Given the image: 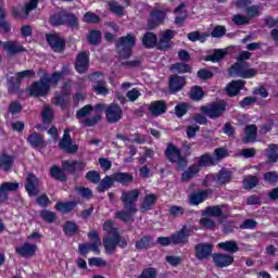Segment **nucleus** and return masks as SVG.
Masks as SVG:
<instances>
[{"instance_id":"obj_31","label":"nucleus","mask_w":278,"mask_h":278,"mask_svg":"<svg viewBox=\"0 0 278 278\" xmlns=\"http://www.w3.org/2000/svg\"><path fill=\"white\" fill-rule=\"evenodd\" d=\"M153 237L144 236L140 240H138L135 244L137 251H144L147 249H151L154 247Z\"/></svg>"},{"instance_id":"obj_23","label":"nucleus","mask_w":278,"mask_h":278,"mask_svg":"<svg viewBox=\"0 0 278 278\" xmlns=\"http://www.w3.org/2000/svg\"><path fill=\"white\" fill-rule=\"evenodd\" d=\"M245 136L242 138V142L244 144H249V142H255L257 138V125L251 124L245 126L244 128Z\"/></svg>"},{"instance_id":"obj_10","label":"nucleus","mask_w":278,"mask_h":278,"mask_svg":"<svg viewBox=\"0 0 278 278\" xmlns=\"http://www.w3.org/2000/svg\"><path fill=\"white\" fill-rule=\"evenodd\" d=\"M192 233V227L184 226L179 231L172 235V244H188V239Z\"/></svg>"},{"instance_id":"obj_17","label":"nucleus","mask_w":278,"mask_h":278,"mask_svg":"<svg viewBox=\"0 0 278 278\" xmlns=\"http://www.w3.org/2000/svg\"><path fill=\"white\" fill-rule=\"evenodd\" d=\"M105 110V104L99 103L93 108V112H96V115L92 117L86 118L83 122V125L85 127H94L99 121H101V112Z\"/></svg>"},{"instance_id":"obj_8","label":"nucleus","mask_w":278,"mask_h":278,"mask_svg":"<svg viewBox=\"0 0 278 278\" xmlns=\"http://www.w3.org/2000/svg\"><path fill=\"white\" fill-rule=\"evenodd\" d=\"M166 21V13L162 10L155 9L150 12V18L148 20V30L151 31L160 25H164Z\"/></svg>"},{"instance_id":"obj_36","label":"nucleus","mask_w":278,"mask_h":278,"mask_svg":"<svg viewBox=\"0 0 278 278\" xmlns=\"http://www.w3.org/2000/svg\"><path fill=\"white\" fill-rule=\"evenodd\" d=\"M38 3H40V0H28L22 8L24 16L27 17L29 14H31V12H34V10H37Z\"/></svg>"},{"instance_id":"obj_15","label":"nucleus","mask_w":278,"mask_h":278,"mask_svg":"<svg viewBox=\"0 0 278 278\" xmlns=\"http://www.w3.org/2000/svg\"><path fill=\"white\" fill-rule=\"evenodd\" d=\"M40 185V180L34 175L28 174L26 177V192H28L29 197H36L40 190H38V186Z\"/></svg>"},{"instance_id":"obj_59","label":"nucleus","mask_w":278,"mask_h":278,"mask_svg":"<svg viewBox=\"0 0 278 278\" xmlns=\"http://www.w3.org/2000/svg\"><path fill=\"white\" fill-rule=\"evenodd\" d=\"M41 116L43 123H51V121H53V110L49 106H45Z\"/></svg>"},{"instance_id":"obj_38","label":"nucleus","mask_w":278,"mask_h":278,"mask_svg":"<svg viewBox=\"0 0 278 278\" xmlns=\"http://www.w3.org/2000/svg\"><path fill=\"white\" fill-rule=\"evenodd\" d=\"M83 23H87V25H99L101 23V17L92 12H86L83 16Z\"/></svg>"},{"instance_id":"obj_5","label":"nucleus","mask_w":278,"mask_h":278,"mask_svg":"<svg viewBox=\"0 0 278 278\" xmlns=\"http://www.w3.org/2000/svg\"><path fill=\"white\" fill-rule=\"evenodd\" d=\"M165 155L167 160L177 164L179 168H186L188 166V160L181 155V150H179L175 144L169 143L165 150Z\"/></svg>"},{"instance_id":"obj_22","label":"nucleus","mask_w":278,"mask_h":278,"mask_svg":"<svg viewBox=\"0 0 278 278\" xmlns=\"http://www.w3.org/2000/svg\"><path fill=\"white\" fill-rule=\"evenodd\" d=\"M212 255V244L199 243L195 245V257L198 260H207Z\"/></svg>"},{"instance_id":"obj_64","label":"nucleus","mask_w":278,"mask_h":278,"mask_svg":"<svg viewBox=\"0 0 278 278\" xmlns=\"http://www.w3.org/2000/svg\"><path fill=\"white\" fill-rule=\"evenodd\" d=\"M76 192H78L83 199H92V190L86 187H76Z\"/></svg>"},{"instance_id":"obj_52","label":"nucleus","mask_w":278,"mask_h":278,"mask_svg":"<svg viewBox=\"0 0 278 278\" xmlns=\"http://www.w3.org/2000/svg\"><path fill=\"white\" fill-rule=\"evenodd\" d=\"M142 43L147 49H153V47H157V36H144Z\"/></svg>"},{"instance_id":"obj_30","label":"nucleus","mask_w":278,"mask_h":278,"mask_svg":"<svg viewBox=\"0 0 278 278\" xmlns=\"http://www.w3.org/2000/svg\"><path fill=\"white\" fill-rule=\"evenodd\" d=\"M201 172L200 165L193 164L189 166L181 175L182 181H190V179L197 177Z\"/></svg>"},{"instance_id":"obj_61","label":"nucleus","mask_w":278,"mask_h":278,"mask_svg":"<svg viewBox=\"0 0 278 278\" xmlns=\"http://www.w3.org/2000/svg\"><path fill=\"white\" fill-rule=\"evenodd\" d=\"M0 187L2 188V191H4V194H8V192L18 190V182H4Z\"/></svg>"},{"instance_id":"obj_26","label":"nucleus","mask_w":278,"mask_h":278,"mask_svg":"<svg viewBox=\"0 0 278 278\" xmlns=\"http://www.w3.org/2000/svg\"><path fill=\"white\" fill-rule=\"evenodd\" d=\"M47 41L50 45V47L53 49V51H56L60 53V51H64V47L66 46V42L58 36H48Z\"/></svg>"},{"instance_id":"obj_57","label":"nucleus","mask_w":278,"mask_h":278,"mask_svg":"<svg viewBox=\"0 0 278 278\" xmlns=\"http://www.w3.org/2000/svg\"><path fill=\"white\" fill-rule=\"evenodd\" d=\"M174 73H190V65L185 63H176L172 65Z\"/></svg>"},{"instance_id":"obj_43","label":"nucleus","mask_w":278,"mask_h":278,"mask_svg":"<svg viewBox=\"0 0 278 278\" xmlns=\"http://www.w3.org/2000/svg\"><path fill=\"white\" fill-rule=\"evenodd\" d=\"M3 48L9 53V55H15V53H21V51H23V47L12 41L4 42Z\"/></svg>"},{"instance_id":"obj_55","label":"nucleus","mask_w":278,"mask_h":278,"mask_svg":"<svg viewBox=\"0 0 278 278\" xmlns=\"http://www.w3.org/2000/svg\"><path fill=\"white\" fill-rule=\"evenodd\" d=\"M232 23H235V25L240 26V25H249V23H251V20L242 14H236L232 17Z\"/></svg>"},{"instance_id":"obj_54","label":"nucleus","mask_w":278,"mask_h":278,"mask_svg":"<svg viewBox=\"0 0 278 278\" xmlns=\"http://www.w3.org/2000/svg\"><path fill=\"white\" fill-rule=\"evenodd\" d=\"M181 10H184V4H180L178 8L175 9V12H180V15H177L175 17V24L176 25H184V22L188 17V13H186Z\"/></svg>"},{"instance_id":"obj_60","label":"nucleus","mask_w":278,"mask_h":278,"mask_svg":"<svg viewBox=\"0 0 278 278\" xmlns=\"http://www.w3.org/2000/svg\"><path fill=\"white\" fill-rule=\"evenodd\" d=\"M245 12L248 14V18H255V16H260V14H262V12L260 11V7L255 4L248 7L245 9Z\"/></svg>"},{"instance_id":"obj_34","label":"nucleus","mask_w":278,"mask_h":278,"mask_svg":"<svg viewBox=\"0 0 278 278\" xmlns=\"http://www.w3.org/2000/svg\"><path fill=\"white\" fill-rule=\"evenodd\" d=\"M14 164V157L8 154L0 155V168H3L4 172L10 170Z\"/></svg>"},{"instance_id":"obj_19","label":"nucleus","mask_w":278,"mask_h":278,"mask_svg":"<svg viewBox=\"0 0 278 278\" xmlns=\"http://www.w3.org/2000/svg\"><path fill=\"white\" fill-rule=\"evenodd\" d=\"M90 64V59L88 58L86 52H80L77 55L75 68L77 73H86L88 71V66Z\"/></svg>"},{"instance_id":"obj_45","label":"nucleus","mask_w":278,"mask_h":278,"mask_svg":"<svg viewBox=\"0 0 278 278\" xmlns=\"http://www.w3.org/2000/svg\"><path fill=\"white\" fill-rule=\"evenodd\" d=\"M63 231L65 236H75L79 231V227L75 222H66L63 226Z\"/></svg>"},{"instance_id":"obj_13","label":"nucleus","mask_w":278,"mask_h":278,"mask_svg":"<svg viewBox=\"0 0 278 278\" xmlns=\"http://www.w3.org/2000/svg\"><path fill=\"white\" fill-rule=\"evenodd\" d=\"M104 114L106 116L108 123H118L123 118V109L117 104H110L105 110Z\"/></svg>"},{"instance_id":"obj_9","label":"nucleus","mask_w":278,"mask_h":278,"mask_svg":"<svg viewBox=\"0 0 278 278\" xmlns=\"http://www.w3.org/2000/svg\"><path fill=\"white\" fill-rule=\"evenodd\" d=\"M90 79L92 81V89L94 90L96 94H102V97H105L108 92V85H105V80H103V74L97 72L93 73L90 76Z\"/></svg>"},{"instance_id":"obj_32","label":"nucleus","mask_w":278,"mask_h":278,"mask_svg":"<svg viewBox=\"0 0 278 278\" xmlns=\"http://www.w3.org/2000/svg\"><path fill=\"white\" fill-rule=\"evenodd\" d=\"M77 207V202H58L55 204V210L61 212L62 214H68V212H73V210Z\"/></svg>"},{"instance_id":"obj_4","label":"nucleus","mask_w":278,"mask_h":278,"mask_svg":"<svg viewBox=\"0 0 278 278\" xmlns=\"http://www.w3.org/2000/svg\"><path fill=\"white\" fill-rule=\"evenodd\" d=\"M140 199V190L131 189L129 191H122L121 201L124 203V210H129L130 212H138L136 208V203Z\"/></svg>"},{"instance_id":"obj_62","label":"nucleus","mask_w":278,"mask_h":278,"mask_svg":"<svg viewBox=\"0 0 278 278\" xmlns=\"http://www.w3.org/2000/svg\"><path fill=\"white\" fill-rule=\"evenodd\" d=\"M156 47L157 49H168V47H170V36L160 37Z\"/></svg>"},{"instance_id":"obj_3","label":"nucleus","mask_w":278,"mask_h":278,"mask_svg":"<svg viewBox=\"0 0 278 278\" xmlns=\"http://www.w3.org/2000/svg\"><path fill=\"white\" fill-rule=\"evenodd\" d=\"M245 60H251V52L242 51L238 56V62L230 67V75L232 77H242L243 79H251L257 75L255 68H248V64L244 63Z\"/></svg>"},{"instance_id":"obj_18","label":"nucleus","mask_w":278,"mask_h":278,"mask_svg":"<svg viewBox=\"0 0 278 278\" xmlns=\"http://www.w3.org/2000/svg\"><path fill=\"white\" fill-rule=\"evenodd\" d=\"M88 236L92 242L85 243V245H87L88 251H93V253L99 255L101 253V250H99V247H101V238H99V232H97V230H91Z\"/></svg>"},{"instance_id":"obj_12","label":"nucleus","mask_w":278,"mask_h":278,"mask_svg":"<svg viewBox=\"0 0 278 278\" xmlns=\"http://www.w3.org/2000/svg\"><path fill=\"white\" fill-rule=\"evenodd\" d=\"M49 84L42 77L39 81L34 83L30 88V97H45L49 93Z\"/></svg>"},{"instance_id":"obj_53","label":"nucleus","mask_w":278,"mask_h":278,"mask_svg":"<svg viewBox=\"0 0 278 278\" xmlns=\"http://www.w3.org/2000/svg\"><path fill=\"white\" fill-rule=\"evenodd\" d=\"M201 227H204V229H214L216 227V222L210 217V216H203L200 219Z\"/></svg>"},{"instance_id":"obj_44","label":"nucleus","mask_w":278,"mask_h":278,"mask_svg":"<svg viewBox=\"0 0 278 278\" xmlns=\"http://www.w3.org/2000/svg\"><path fill=\"white\" fill-rule=\"evenodd\" d=\"M114 185V178L111 176H105L98 186V192H105L110 190V187Z\"/></svg>"},{"instance_id":"obj_20","label":"nucleus","mask_w":278,"mask_h":278,"mask_svg":"<svg viewBox=\"0 0 278 278\" xmlns=\"http://www.w3.org/2000/svg\"><path fill=\"white\" fill-rule=\"evenodd\" d=\"M213 261L218 268H227V266L233 264V256L228 254H214Z\"/></svg>"},{"instance_id":"obj_35","label":"nucleus","mask_w":278,"mask_h":278,"mask_svg":"<svg viewBox=\"0 0 278 278\" xmlns=\"http://www.w3.org/2000/svg\"><path fill=\"white\" fill-rule=\"evenodd\" d=\"M155 201H157V198L155 197V194H147L143 199V202L141 203V210H143V212L153 210V205H155Z\"/></svg>"},{"instance_id":"obj_47","label":"nucleus","mask_w":278,"mask_h":278,"mask_svg":"<svg viewBox=\"0 0 278 278\" xmlns=\"http://www.w3.org/2000/svg\"><path fill=\"white\" fill-rule=\"evenodd\" d=\"M225 55H227V50L219 49L215 50L211 55H208L206 60L208 62H220Z\"/></svg>"},{"instance_id":"obj_16","label":"nucleus","mask_w":278,"mask_h":278,"mask_svg":"<svg viewBox=\"0 0 278 278\" xmlns=\"http://www.w3.org/2000/svg\"><path fill=\"white\" fill-rule=\"evenodd\" d=\"M210 195H212V189L200 190L189 197V203L191 205H201V203L207 201Z\"/></svg>"},{"instance_id":"obj_33","label":"nucleus","mask_w":278,"mask_h":278,"mask_svg":"<svg viewBox=\"0 0 278 278\" xmlns=\"http://www.w3.org/2000/svg\"><path fill=\"white\" fill-rule=\"evenodd\" d=\"M219 249H223V251H227V253H238L240 251V248L238 247V242L230 240L218 243Z\"/></svg>"},{"instance_id":"obj_41","label":"nucleus","mask_w":278,"mask_h":278,"mask_svg":"<svg viewBox=\"0 0 278 278\" xmlns=\"http://www.w3.org/2000/svg\"><path fill=\"white\" fill-rule=\"evenodd\" d=\"M108 5H109L110 12H112L116 16L125 15V8L121 5L117 1H110Z\"/></svg>"},{"instance_id":"obj_25","label":"nucleus","mask_w":278,"mask_h":278,"mask_svg":"<svg viewBox=\"0 0 278 278\" xmlns=\"http://www.w3.org/2000/svg\"><path fill=\"white\" fill-rule=\"evenodd\" d=\"M247 81L244 80H232L227 87L226 92L229 97H236L242 88H244Z\"/></svg>"},{"instance_id":"obj_28","label":"nucleus","mask_w":278,"mask_h":278,"mask_svg":"<svg viewBox=\"0 0 278 278\" xmlns=\"http://www.w3.org/2000/svg\"><path fill=\"white\" fill-rule=\"evenodd\" d=\"M186 86V78L181 76H173L169 78L170 92H179Z\"/></svg>"},{"instance_id":"obj_46","label":"nucleus","mask_w":278,"mask_h":278,"mask_svg":"<svg viewBox=\"0 0 278 278\" xmlns=\"http://www.w3.org/2000/svg\"><path fill=\"white\" fill-rule=\"evenodd\" d=\"M257 184H260L257 176H247L243 180V187L245 190H253Z\"/></svg>"},{"instance_id":"obj_50","label":"nucleus","mask_w":278,"mask_h":278,"mask_svg":"<svg viewBox=\"0 0 278 278\" xmlns=\"http://www.w3.org/2000/svg\"><path fill=\"white\" fill-rule=\"evenodd\" d=\"M103 230L106 231V236H117L118 230L114 228V222L112 219H108L103 224Z\"/></svg>"},{"instance_id":"obj_56","label":"nucleus","mask_w":278,"mask_h":278,"mask_svg":"<svg viewBox=\"0 0 278 278\" xmlns=\"http://www.w3.org/2000/svg\"><path fill=\"white\" fill-rule=\"evenodd\" d=\"M138 278H157V269L148 267L142 270Z\"/></svg>"},{"instance_id":"obj_1","label":"nucleus","mask_w":278,"mask_h":278,"mask_svg":"<svg viewBox=\"0 0 278 278\" xmlns=\"http://www.w3.org/2000/svg\"><path fill=\"white\" fill-rule=\"evenodd\" d=\"M136 45V39L134 36L121 37L116 43V49L119 58V64L125 66V68H136L142 64L140 59L128 61L131 58V49Z\"/></svg>"},{"instance_id":"obj_63","label":"nucleus","mask_w":278,"mask_h":278,"mask_svg":"<svg viewBox=\"0 0 278 278\" xmlns=\"http://www.w3.org/2000/svg\"><path fill=\"white\" fill-rule=\"evenodd\" d=\"M190 97L193 101H201L203 99V89L201 87H193Z\"/></svg>"},{"instance_id":"obj_21","label":"nucleus","mask_w":278,"mask_h":278,"mask_svg":"<svg viewBox=\"0 0 278 278\" xmlns=\"http://www.w3.org/2000/svg\"><path fill=\"white\" fill-rule=\"evenodd\" d=\"M37 249L38 247L36 244L25 242L23 245L17 247L15 251L18 255H21V257H31L36 254Z\"/></svg>"},{"instance_id":"obj_51","label":"nucleus","mask_w":278,"mask_h":278,"mask_svg":"<svg viewBox=\"0 0 278 278\" xmlns=\"http://www.w3.org/2000/svg\"><path fill=\"white\" fill-rule=\"evenodd\" d=\"M28 142L29 144H31L35 149L38 147H42L43 141L42 138L40 137V135H38V132H33L29 137H28Z\"/></svg>"},{"instance_id":"obj_39","label":"nucleus","mask_w":278,"mask_h":278,"mask_svg":"<svg viewBox=\"0 0 278 278\" xmlns=\"http://www.w3.org/2000/svg\"><path fill=\"white\" fill-rule=\"evenodd\" d=\"M214 164H216V157L210 155V154H203L199 157V161L197 163V165L204 166H214Z\"/></svg>"},{"instance_id":"obj_58","label":"nucleus","mask_w":278,"mask_h":278,"mask_svg":"<svg viewBox=\"0 0 278 278\" xmlns=\"http://www.w3.org/2000/svg\"><path fill=\"white\" fill-rule=\"evenodd\" d=\"M188 112V103L182 102L175 106V114L178 118H181Z\"/></svg>"},{"instance_id":"obj_42","label":"nucleus","mask_w":278,"mask_h":278,"mask_svg":"<svg viewBox=\"0 0 278 278\" xmlns=\"http://www.w3.org/2000/svg\"><path fill=\"white\" fill-rule=\"evenodd\" d=\"M63 76L64 72H55L51 77L43 75V79L46 80V84L49 85V88H51V86H58V83Z\"/></svg>"},{"instance_id":"obj_29","label":"nucleus","mask_w":278,"mask_h":278,"mask_svg":"<svg viewBox=\"0 0 278 278\" xmlns=\"http://www.w3.org/2000/svg\"><path fill=\"white\" fill-rule=\"evenodd\" d=\"M112 179L117 181V184H122V186H129L131 181H134V175L129 173H115L112 175Z\"/></svg>"},{"instance_id":"obj_7","label":"nucleus","mask_w":278,"mask_h":278,"mask_svg":"<svg viewBox=\"0 0 278 278\" xmlns=\"http://www.w3.org/2000/svg\"><path fill=\"white\" fill-rule=\"evenodd\" d=\"M227 110V103L225 101L213 102L208 105L201 106V112L208 116V118H219L223 116V112Z\"/></svg>"},{"instance_id":"obj_40","label":"nucleus","mask_w":278,"mask_h":278,"mask_svg":"<svg viewBox=\"0 0 278 278\" xmlns=\"http://www.w3.org/2000/svg\"><path fill=\"white\" fill-rule=\"evenodd\" d=\"M202 215L211 218L212 216L219 218V216H223V208L220 206H208L202 212Z\"/></svg>"},{"instance_id":"obj_37","label":"nucleus","mask_w":278,"mask_h":278,"mask_svg":"<svg viewBox=\"0 0 278 278\" xmlns=\"http://www.w3.org/2000/svg\"><path fill=\"white\" fill-rule=\"evenodd\" d=\"M138 211H130L129 208H125L123 211H118L115 213L116 218H119V220H123L124 223H129L131 218H134V214H136Z\"/></svg>"},{"instance_id":"obj_27","label":"nucleus","mask_w":278,"mask_h":278,"mask_svg":"<svg viewBox=\"0 0 278 278\" xmlns=\"http://www.w3.org/2000/svg\"><path fill=\"white\" fill-rule=\"evenodd\" d=\"M103 244L105 252L109 254L114 253L116 251V248L118 247V241L116 240V235L113 236H105L103 238Z\"/></svg>"},{"instance_id":"obj_49","label":"nucleus","mask_w":278,"mask_h":278,"mask_svg":"<svg viewBox=\"0 0 278 278\" xmlns=\"http://www.w3.org/2000/svg\"><path fill=\"white\" fill-rule=\"evenodd\" d=\"M91 112H94V109L92 108V105L87 104L77 111L76 118L78 119L86 118V116H90Z\"/></svg>"},{"instance_id":"obj_11","label":"nucleus","mask_w":278,"mask_h":278,"mask_svg":"<svg viewBox=\"0 0 278 278\" xmlns=\"http://www.w3.org/2000/svg\"><path fill=\"white\" fill-rule=\"evenodd\" d=\"M210 181H215L217 186H223L224 184H229L231 181V172H227L225 169L220 170L216 177L214 175H207L204 185L205 186H212Z\"/></svg>"},{"instance_id":"obj_2","label":"nucleus","mask_w":278,"mask_h":278,"mask_svg":"<svg viewBox=\"0 0 278 278\" xmlns=\"http://www.w3.org/2000/svg\"><path fill=\"white\" fill-rule=\"evenodd\" d=\"M50 24L53 27H62L66 25L72 31H79V18L75 13L66 10H60L50 16Z\"/></svg>"},{"instance_id":"obj_48","label":"nucleus","mask_w":278,"mask_h":278,"mask_svg":"<svg viewBox=\"0 0 278 278\" xmlns=\"http://www.w3.org/2000/svg\"><path fill=\"white\" fill-rule=\"evenodd\" d=\"M267 160H268V162H277V160H278V146L277 144H270L267 148Z\"/></svg>"},{"instance_id":"obj_24","label":"nucleus","mask_w":278,"mask_h":278,"mask_svg":"<svg viewBox=\"0 0 278 278\" xmlns=\"http://www.w3.org/2000/svg\"><path fill=\"white\" fill-rule=\"evenodd\" d=\"M149 111L152 116H162L166 112V102L159 100L149 104Z\"/></svg>"},{"instance_id":"obj_14","label":"nucleus","mask_w":278,"mask_h":278,"mask_svg":"<svg viewBox=\"0 0 278 278\" xmlns=\"http://www.w3.org/2000/svg\"><path fill=\"white\" fill-rule=\"evenodd\" d=\"M59 147L66 153H77V151H79V147H77V144H73L71 132L68 130H64V135L60 140Z\"/></svg>"},{"instance_id":"obj_6","label":"nucleus","mask_w":278,"mask_h":278,"mask_svg":"<svg viewBox=\"0 0 278 278\" xmlns=\"http://www.w3.org/2000/svg\"><path fill=\"white\" fill-rule=\"evenodd\" d=\"M36 73L31 70H26L15 74L14 77H10L8 80L9 92H18L21 90V81L29 77H34Z\"/></svg>"}]
</instances>
